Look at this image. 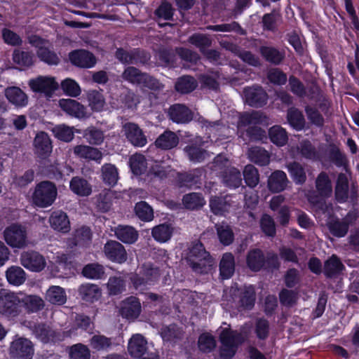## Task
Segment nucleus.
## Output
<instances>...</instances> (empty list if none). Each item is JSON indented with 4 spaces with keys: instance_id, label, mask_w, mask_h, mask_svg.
Returning a JSON list of instances; mask_svg holds the SVG:
<instances>
[{
    "instance_id": "1",
    "label": "nucleus",
    "mask_w": 359,
    "mask_h": 359,
    "mask_svg": "<svg viewBox=\"0 0 359 359\" xmlns=\"http://www.w3.org/2000/svg\"><path fill=\"white\" fill-rule=\"evenodd\" d=\"M187 259L193 270L198 273H208L214 264L212 258L200 242L191 245Z\"/></svg>"
},
{
    "instance_id": "2",
    "label": "nucleus",
    "mask_w": 359,
    "mask_h": 359,
    "mask_svg": "<svg viewBox=\"0 0 359 359\" xmlns=\"http://www.w3.org/2000/svg\"><path fill=\"white\" fill-rule=\"evenodd\" d=\"M57 190L51 182L43 181L37 184L32 196L34 205L39 208L50 206L56 199Z\"/></svg>"
},
{
    "instance_id": "3",
    "label": "nucleus",
    "mask_w": 359,
    "mask_h": 359,
    "mask_svg": "<svg viewBox=\"0 0 359 359\" xmlns=\"http://www.w3.org/2000/svg\"><path fill=\"white\" fill-rule=\"evenodd\" d=\"M222 344L220 348V357L222 359H231L236 353L237 347L244 340V337L236 331L224 328L219 335Z\"/></svg>"
},
{
    "instance_id": "4",
    "label": "nucleus",
    "mask_w": 359,
    "mask_h": 359,
    "mask_svg": "<svg viewBox=\"0 0 359 359\" xmlns=\"http://www.w3.org/2000/svg\"><path fill=\"white\" fill-rule=\"evenodd\" d=\"M21 299L19 294L0 292V314L9 320H13L22 312Z\"/></svg>"
},
{
    "instance_id": "5",
    "label": "nucleus",
    "mask_w": 359,
    "mask_h": 359,
    "mask_svg": "<svg viewBox=\"0 0 359 359\" xmlns=\"http://www.w3.org/2000/svg\"><path fill=\"white\" fill-rule=\"evenodd\" d=\"M3 236L7 245L12 248L22 249L28 245L27 230L22 225H10L4 229Z\"/></svg>"
},
{
    "instance_id": "6",
    "label": "nucleus",
    "mask_w": 359,
    "mask_h": 359,
    "mask_svg": "<svg viewBox=\"0 0 359 359\" xmlns=\"http://www.w3.org/2000/svg\"><path fill=\"white\" fill-rule=\"evenodd\" d=\"M128 351L130 355L140 359H159L156 353L147 352V341L140 334H133L128 341Z\"/></svg>"
},
{
    "instance_id": "7",
    "label": "nucleus",
    "mask_w": 359,
    "mask_h": 359,
    "mask_svg": "<svg viewBox=\"0 0 359 359\" xmlns=\"http://www.w3.org/2000/svg\"><path fill=\"white\" fill-rule=\"evenodd\" d=\"M160 276L159 271L149 264L144 265L140 273L133 275L130 280L137 290H143L154 285Z\"/></svg>"
},
{
    "instance_id": "8",
    "label": "nucleus",
    "mask_w": 359,
    "mask_h": 359,
    "mask_svg": "<svg viewBox=\"0 0 359 359\" xmlns=\"http://www.w3.org/2000/svg\"><path fill=\"white\" fill-rule=\"evenodd\" d=\"M29 43L37 48L39 58L50 65H55L59 63L60 59L57 54L49 48V43L41 37L34 35L29 37Z\"/></svg>"
},
{
    "instance_id": "9",
    "label": "nucleus",
    "mask_w": 359,
    "mask_h": 359,
    "mask_svg": "<svg viewBox=\"0 0 359 359\" xmlns=\"http://www.w3.org/2000/svg\"><path fill=\"white\" fill-rule=\"evenodd\" d=\"M9 353L15 359H32L34 354V344L28 339L18 337L11 343Z\"/></svg>"
},
{
    "instance_id": "10",
    "label": "nucleus",
    "mask_w": 359,
    "mask_h": 359,
    "mask_svg": "<svg viewBox=\"0 0 359 359\" xmlns=\"http://www.w3.org/2000/svg\"><path fill=\"white\" fill-rule=\"evenodd\" d=\"M20 264L32 272H41L46 266L45 257L34 250L24 251L20 254Z\"/></svg>"
},
{
    "instance_id": "11",
    "label": "nucleus",
    "mask_w": 359,
    "mask_h": 359,
    "mask_svg": "<svg viewBox=\"0 0 359 359\" xmlns=\"http://www.w3.org/2000/svg\"><path fill=\"white\" fill-rule=\"evenodd\" d=\"M28 84L34 92L44 93L48 97H50L58 88V83L52 76H39L29 80Z\"/></svg>"
},
{
    "instance_id": "12",
    "label": "nucleus",
    "mask_w": 359,
    "mask_h": 359,
    "mask_svg": "<svg viewBox=\"0 0 359 359\" xmlns=\"http://www.w3.org/2000/svg\"><path fill=\"white\" fill-rule=\"evenodd\" d=\"M58 104L62 111L72 117L78 119L88 117L86 107L75 100L60 99Z\"/></svg>"
},
{
    "instance_id": "13",
    "label": "nucleus",
    "mask_w": 359,
    "mask_h": 359,
    "mask_svg": "<svg viewBox=\"0 0 359 359\" xmlns=\"http://www.w3.org/2000/svg\"><path fill=\"white\" fill-rule=\"evenodd\" d=\"M105 256L111 262L122 264L127 260L125 248L116 241H109L104 246Z\"/></svg>"
},
{
    "instance_id": "14",
    "label": "nucleus",
    "mask_w": 359,
    "mask_h": 359,
    "mask_svg": "<svg viewBox=\"0 0 359 359\" xmlns=\"http://www.w3.org/2000/svg\"><path fill=\"white\" fill-rule=\"evenodd\" d=\"M243 93L246 102L251 107H262L267 102V94L260 86L245 88Z\"/></svg>"
},
{
    "instance_id": "15",
    "label": "nucleus",
    "mask_w": 359,
    "mask_h": 359,
    "mask_svg": "<svg viewBox=\"0 0 359 359\" xmlns=\"http://www.w3.org/2000/svg\"><path fill=\"white\" fill-rule=\"evenodd\" d=\"M69 57L74 65L82 68H92L97 62L94 55L85 50H74L69 53Z\"/></svg>"
},
{
    "instance_id": "16",
    "label": "nucleus",
    "mask_w": 359,
    "mask_h": 359,
    "mask_svg": "<svg viewBox=\"0 0 359 359\" xmlns=\"http://www.w3.org/2000/svg\"><path fill=\"white\" fill-rule=\"evenodd\" d=\"M123 130L126 138L136 147H143L147 144V138L139 126L133 123L123 125Z\"/></svg>"
},
{
    "instance_id": "17",
    "label": "nucleus",
    "mask_w": 359,
    "mask_h": 359,
    "mask_svg": "<svg viewBox=\"0 0 359 359\" xmlns=\"http://www.w3.org/2000/svg\"><path fill=\"white\" fill-rule=\"evenodd\" d=\"M290 183L285 172L275 170L268 178L267 187L271 192L279 193L285 190Z\"/></svg>"
},
{
    "instance_id": "18",
    "label": "nucleus",
    "mask_w": 359,
    "mask_h": 359,
    "mask_svg": "<svg viewBox=\"0 0 359 359\" xmlns=\"http://www.w3.org/2000/svg\"><path fill=\"white\" fill-rule=\"evenodd\" d=\"M205 142L201 138H196L194 142L190 143L184 148V151L189 159L192 162H201L207 156L206 151L202 147Z\"/></svg>"
},
{
    "instance_id": "19",
    "label": "nucleus",
    "mask_w": 359,
    "mask_h": 359,
    "mask_svg": "<svg viewBox=\"0 0 359 359\" xmlns=\"http://www.w3.org/2000/svg\"><path fill=\"white\" fill-rule=\"evenodd\" d=\"M141 312V304L135 297H130L122 302L120 313L121 316L129 320L137 318Z\"/></svg>"
},
{
    "instance_id": "20",
    "label": "nucleus",
    "mask_w": 359,
    "mask_h": 359,
    "mask_svg": "<svg viewBox=\"0 0 359 359\" xmlns=\"http://www.w3.org/2000/svg\"><path fill=\"white\" fill-rule=\"evenodd\" d=\"M49 223L54 230L67 233L70 230V222L67 215L62 210H56L51 213Z\"/></svg>"
},
{
    "instance_id": "21",
    "label": "nucleus",
    "mask_w": 359,
    "mask_h": 359,
    "mask_svg": "<svg viewBox=\"0 0 359 359\" xmlns=\"http://www.w3.org/2000/svg\"><path fill=\"white\" fill-rule=\"evenodd\" d=\"M35 153L41 158L48 156L52 151V144L49 136L44 132L38 133L34 141Z\"/></svg>"
},
{
    "instance_id": "22",
    "label": "nucleus",
    "mask_w": 359,
    "mask_h": 359,
    "mask_svg": "<svg viewBox=\"0 0 359 359\" xmlns=\"http://www.w3.org/2000/svg\"><path fill=\"white\" fill-rule=\"evenodd\" d=\"M170 118L177 123H187L192 120L191 110L183 104H175L170 108Z\"/></svg>"
},
{
    "instance_id": "23",
    "label": "nucleus",
    "mask_w": 359,
    "mask_h": 359,
    "mask_svg": "<svg viewBox=\"0 0 359 359\" xmlns=\"http://www.w3.org/2000/svg\"><path fill=\"white\" fill-rule=\"evenodd\" d=\"M114 231L117 239L126 244L134 243L139 237L137 231L131 226L118 225Z\"/></svg>"
},
{
    "instance_id": "24",
    "label": "nucleus",
    "mask_w": 359,
    "mask_h": 359,
    "mask_svg": "<svg viewBox=\"0 0 359 359\" xmlns=\"http://www.w3.org/2000/svg\"><path fill=\"white\" fill-rule=\"evenodd\" d=\"M74 154L88 161H95L100 163L102 158V153L97 148L88 145H77L74 148Z\"/></svg>"
},
{
    "instance_id": "25",
    "label": "nucleus",
    "mask_w": 359,
    "mask_h": 359,
    "mask_svg": "<svg viewBox=\"0 0 359 359\" xmlns=\"http://www.w3.org/2000/svg\"><path fill=\"white\" fill-rule=\"evenodd\" d=\"M69 189L79 196H88L92 193L91 184L81 177H74L69 182Z\"/></svg>"
},
{
    "instance_id": "26",
    "label": "nucleus",
    "mask_w": 359,
    "mask_h": 359,
    "mask_svg": "<svg viewBox=\"0 0 359 359\" xmlns=\"http://www.w3.org/2000/svg\"><path fill=\"white\" fill-rule=\"evenodd\" d=\"M21 299V306L22 305L28 313H37L42 310L45 306L44 300L39 295L28 294L25 295Z\"/></svg>"
},
{
    "instance_id": "27",
    "label": "nucleus",
    "mask_w": 359,
    "mask_h": 359,
    "mask_svg": "<svg viewBox=\"0 0 359 359\" xmlns=\"http://www.w3.org/2000/svg\"><path fill=\"white\" fill-rule=\"evenodd\" d=\"M5 96L11 104L18 107H25L28 103L27 95L18 87L6 88Z\"/></svg>"
},
{
    "instance_id": "28",
    "label": "nucleus",
    "mask_w": 359,
    "mask_h": 359,
    "mask_svg": "<svg viewBox=\"0 0 359 359\" xmlns=\"http://www.w3.org/2000/svg\"><path fill=\"white\" fill-rule=\"evenodd\" d=\"M79 294L81 299L88 302H94L100 299L102 291L98 285L92 283L81 285L79 288Z\"/></svg>"
},
{
    "instance_id": "29",
    "label": "nucleus",
    "mask_w": 359,
    "mask_h": 359,
    "mask_svg": "<svg viewBox=\"0 0 359 359\" xmlns=\"http://www.w3.org/2000/svg\"><path fill=\"white\" fill-rule=\"evenodd\" d=\"M32 332L37 339L43 343H48L61 339L60 337H57L54 330H53L48 325L43 323L34 325L32 329Z\"/></svg>"
},
{
    "instance_id": "30",
    "label": "nucleus",
    "mask_w": 359,
    "mask_h": 359,
    "mask_svg": "<svg viewBox=\"0 0 359 359\" xmlns=\"http://www.w3.org/2000/svg\"><path fill=\"white\" fill-rule=\"evenodd\" d=\"M45 298L52 304L63 305L67 302V294L63 287L52 285L46 290Z\"/></svg>"
},
{
    "instance_id": "31",
    "label": "nucleus",
    "mask_w": 359,
    "mask_h": 359,
    "mask_svg": "<svg viewBox=\"0 0 359 359\" xmlns=\"http://www.w3.org/2000/svg\"><path fill=\"white\" fill-rule=\"evenodd\" d=\"M316 188L317 192L322 198H328L332 194V185L329 175L321 172L316 180Z\"/></svg>"
},
{
    "instance_id": "32",
    "label": "nucleus",
    "mask_w": 359,
    "mask_h": 359,
    "mask_svg": "<svg viewBox=\"0 0 359 359\" xmlns=\"http://www.w3.org/2000/svg\"><path fill=\"white\" fill-rule=\"evenodd\" d=\"M6 278L9 284L20 286L25 282L27 274L20 266H11L6 271Z\"/></svg>"
},
{
    "instance_id": "33",
    "label": "nucleus",
    "mask_w": 359,
    "mask_h": 359,
    "mask_svg": "<svg viewBox=\"0 0 359 359\" xmlns=\"http://www.w3.org/2000/svg\"><path fill=\"white\" fill-rule=\"evenodd\" d=\"M250 160L260 166L266 165L270 162V155L265 149L259 147H251L248 152Z\"/></svg>"
},
{
    "instance_id": "34",
    "label": "nucleus",
    "mask_w": 359,
    "mask_h": 359,
    "mask_svg": "<svg viewBox=\"0 0 359 359\" xmlns=\"http://www.w3.org/2000/svg\"><path fill=\"white\" fill-rule=\"evenodd\" d=\"M178 142L179 138L176 134L172 131L166 130L156 139L155 144L157 147L163 149H170L175 147Z\"/></svg>"
},
{
    "instance_id": "35",
    "label": "nucleus",
    "mask_w": 359,
    "mask_h": 359,
    "mask_svg": "<svg viewBox=\"0 0 359 359\" xmlns=\"http://www.w3.org/2000/svg\"><path fill=\"white\" fill-rule=\"evenodd\" d=\"M246 261L248 267L252 271H258L264 266L265 257L261 250L253 249L248 252Z\"/></svg>"
},
{
    "instance_id": "36",
    "label": "nucleus",
    "mask_w": 359,
    "mask_h": 359,
    "mask_svg": "<svg viewBox=\"0 0 359 359\" xmlns=\"http://www.w3.org/2000/svg\"><path fill=\"white\" fill-rule=\"evenodd\" d=\"M235 270L234 257L231 253L223 255L220 261L219 271L223 278H229Z\"/></svg>"
},
{
    "instance_id": "37",
    "label": "nucleus",
    "mask_w": 359,
    "mask_h": 359,
    "mask_svg": "<svg viewBox=\"0 0 359 359\" xmlns=\"http://www.w3.org/2000/svg\"><path fill=\"white\" fill-rule=\"evenodd\" d=\"M173 229L170 224H162L152 229L151 234L154 240L159 243H165L172 235Z\"/></svg>"
},
{
    "instance_id": "38",
    "label": "nucleus",
    "mask_w": 359,
    "mask_h": 359,
    "mask_svg": "<svg viewBox=\"0 0 359 359\" xmlns=\"http://www.w3.org/2000/svg\"><path fill=\"white\" fill-rule=\"evenodd\" d=\"M222 180L227 187L237 188L242 182L241 172L236 168H229L223 174Z\"/></svg>"
},
{
    "instance_id": "39",
    "label": "nucleus",
    "mask_w": 359,
    "mask_h": 359,
    "mask_svg": "<svg viewBox=\"0 0 359 359\" xmlns=\"http://www.w3.org/2000/svg\"><path fill=\"white\" fill-rule=\"evenodd\" d=\"M255 292L252 285L245 287L241 292V297L239 300L240 307L242 309L250 310L255 304Z\"/></svg>"
},
{
    "instance_id": "40",
    "label": "nucleus",
    "mask_w": 359,
    "mask_h": 359,
    "mask_svg": "<svg viewBox=\"0 0 359 359\" xmlns=\"http://www.w3.org/2000/svg\"><path fill=\"white\" fill-rule=\"evenodd\" d=\"M182 203L187 209L196 210L202 208L205 201L201 194L190 193L183 196Z\"/></svg>"
},
{
    "instance_id": "41",
    "label": "nucleus",
    "mask_w": 359,
    "mask_h": 359,
    "mask_svg": "<svg viewBox=\"0 0 359 359\" xmlns=\"http://www.w3.org/2000/svg\"><path fill=\"white\" fill-rule=\"evenodd\" d=\"M291 177L297 184H302L306 180V175L302 165L297 162L290 163L286 166Z\"/></svg>"
},
{
    "instance_id": "42",
    "label": "nucleus",
    "mask_w": 359,
    "mask_h": 359,
    "mask_svg": "<svg viewBox=\"0 0 359 359\" xmlns=\"http://www.w3.org/2000/svg\"><path fill=\"white\" fill-rule=\"evenodd\" d=\"M287 121L290 125L297 130H301L305 125V119L301 111L291 107L287 111Z\"/></svg>"
},
{
    "instance_id": "43",
    "label": "nucleus",
    "mask_w": 359,
    "mask_h": 359,
    "mask_svg": "<svg viewBox=\"0 0 359 359\" xmlns=\"http://www.w3.org/2000/svg\"><path fill=\"white\" fill-rule=\"evenodd\" d=\"M197 81L191 76H185L178 79L175 83V89L180 93H189L197 87Z\"/></svg>"
},
{
    "instance_id": "44",
    "label": "nucleus",
    "mask_w": 359,
    "mask_h": 359,
    "mask_svg": "<svg viewBox=\"0 0 359 359\" xmlns=\"http://www.w3.org/2000/svg\"><path fill=\"white\" fill-rule=\"evenodd\" d=\"M269 135L271 141L278 146H283L287 142V132L279 126L271 127L269 129Z\"/></svg>"
},
{
    "instance_id": "45",
    "label": "nucleus",
    "mask_w": 359,
    "mask_h": 359,
    "mask_svg": "<svg viewBox=\"0 0 359 359\" xmlns=\"http://www.w3.org/2000/svg\"><path fill=\"white\" fill-rule=\"evenodd\" d=\"M260 53L266 60L275 65L280 63L285 57L284 53L272 47L263 46Z\"/></svg>"
},
{
    "instance_id": "46",
    "label": "nucleus",
    "mask_w": 359,
    "mask_h": 359,
    "mask_svg": "<svg viewBox=\"0 0 359 359\" xmlns=\"http://www.w3.org/2000/svg\"><path fill=\"white\" fill-rule=\"evenodd\" d=\"M102 176L104 183L114 186L116 184L118 179V170L115 165L112 164H104L102 167Z\"/></svg>"
},
{
    "instance_id": "47",
    "label": "nucleus",
    "mask_w": 359,
    "mask_h": 359,
    "mask_svg": "<svg viewBox=\"0 0 359 359\" xmlns=\"http://www.w3.org/2000/svg\"><path fill=\"white\" fill-rule=\"evenodd\" d=\"M344 269V265L336 255H332L329 259L325 262L324 265V273L331 277L340 271Z\"/></svg>"
},
{
    "instance_id": "48",
    "label": "nucleus",
    "mask_w": 359,
    "mask_h": 359,
    "mask_svg": "<svg viewBox=\"0 0 359 359\" xmlns=\"http://www.w3.org/2000/svg\"><path fill=\"white\" fill-rule=\"evenodd\" d=\"M130 165L132 172L136 175L144 172L147 167L144 156L140 154H135L130 157Z\"/></svg>"
},
{
    "instance_id": "49",
    "label": "nucleus",
    "mask_w": 359,
    "mask_h": 359,
    "mask_svg": "<svg viewBox=\"0 0 359 359\" xmlns=\"http://www.w3.org/2000/svg\"><path fill=\"white\" fill-rule=\"evenodd\" d=\"M135 212L139 219L144 222L151 221L154 218L152 208L146 202L141 201L136 203Z\"/></svg>"
},
{
    "instance_id": "50",
    "label": "nucleus",
    "mask_w": 359,
    "mask_h": 359,
    "mask_svg": "<svg viewBox=\"0 0 359 359\" xmlns=\"http://www.w3.org/2000/svg\"><path fill=\"white\" fill-rule=\"evenodd\" d=\"M262 114L259 111H252L251 113H245L239 117L238 126L243 127L250 125H256L263 121Z\"/></svg>"
},
{
    "instance_id": "51",
    "label": "nucleus",
    "mask_w": 359,
    "mask_h": 359,
    "mask_svg": "<svg viewBox=\"0 0 359 359\" xmlns=\"http://www.w3.org/2000/svg\"><path fill=\"white\" fill-rule=\"evenodd\" d=\"M202 175L203 172L201 170H196L189 173L181 174L178 177L180 186L191 187L199 182Z\"/></svg>"
},
{
    "instance_id": "52",
    "label": "nucleus",
    "mask_w": 359,
    "mask_h": 359,
    "mask_svg": "<svg viewBox=\"0 0 359 359\" xmlns=\"http://www.w3.org/2000/svg\"><path fill=\"white\" fill-rule=\"evenodd\" d=\"M112 344L111 338L101 334L94 335L90 340L91 348L97 351H107L112 346Z\"/></svg>"
},
{
    "instance_id": "53",
    "label": "nucleus",
    "mask_w": 359,
    "mask_h": 359,
    "mask_svg": "<svg viewBox=\"0 0 359 359\" xmlns=\"http://www.w3.org/2000/svg\"><path fill=\"white\" fill-rule=\"evenodd\" d=\"M61 88L67 95L76 97L81 93L79 84L74 79L67 78L61 82Z\"/></svg>"
},
{
    "instance_id": "54",
    "label": "nucleus",
    "mask_w": 359,
    "mask_h": 359,
    "mask_svg": "<svg viewBox=\"0 0 359 359\" xmlns=\"http://www.w3.org/2000/svg\"><path fill=\"white\" fill-rule=\"evenodd\" d=\"M243 177L247 185L251 188L255 187L259 182V175L257 169L250 164L245 167Z\"/></svg>"
},
{
    "instance_id": "55",
    "label": "nucleus",
    "mask_w": 359,
    "mask_h": 359,
    "mask_svg": "<svg viewBox=\"0 0 359 359\" xmlns=\"http://www.w3.org/2000/svg\"><path fill=\"white\" fill-rule=\"evenodd\" d=\"M145 76V73H142L134 67H127L122 74L124 80L136 85H140L142 80Z\"/></svg>"
},
{
    "instance_id": "56",
    "label": "nucleus",
    "mask_w": 359,
    "mask_h": 359,
    "mask_svg": "<svg viewBox=\"0 0 359 359\" xmlns=\"http://www.w3.org/2000/svg\"><path fill=\"white\" fill-rule=\"evenodd\" d=\"M225 48L233 53H239L241 59L250 65L257 66L259 64V59L253 54L249 51L239 52L238 48L233 43H227Z\"/></svg>"
},
{
    "instance_id": "57",
    "label": "nucleus",
    "mask_w": 359,
    "mask_h": 359,
    "mask_svg": "<svg viewBox=\"0 0 359 359\" xmlns=\"http://www.w3.org/2000/svg\"><path fill=\"white\" fill-rule=\"evenodd\" d=\"M73 129V127L61 124L55 126L53 128V133L57 139L68 142L74 138V135Z\"/></svg>"
},
{
    "instance_id": "58",
    "label": "nucleus",
    "mask_w": 359,
    "mask_h": 359,
    "mask_svg": "<svg viewBox=\"0 0 359 359\" xmlns=\"http://www.w3.org/2000/svg\"><path fill=\"white\" fill-rule=\"evenodd\" d=\"M89 106L93 110L100 111L104 107L105 100L102 94L97 90H91L88 93Z\"/></svg>"
},
{
    "instance_id": "59",
    "label": "nucleus",
    "mask_w": 359,
    "mask_h": 359,
    "mask_svg": "<svg viewBox=\"0 0 359 359\" xmlns=\"http://www.w3.org/2000/svg\"><path fill=\"white\" fill-rule=\"evenodd\" d=\"M82 273L90 279H100L104 274V267L98 264H90L83 269Z\"/></svg>"
},
{
    "instance_id": "60",
    "label": "nucleus",
    "mask_w": 359,
    "mask_h": 359,
    "mask_svg": "<svg viewBox=\"0 0 359 359\" xmlns=\"http://www.w3.org/2000/svg\"><path fill=\"white\" fill-rule=\"evenodd\" d=\"M34 55L32 53L21 50H15L13 60L16 64L22 67H30L34 63Z\"/></svg>"
},
{
    "instance_id": "61",
    "label": "nucleus",
    "mask_w": 359,
    "mask_h": 359,
    "mask_svg": "<svg viewBox=\"0 0 359 359\" xmlns=\"http://www.w3.org/2000/svg\"><path fill=\"white\" fill-rule=\"evenodd\" d=\"M83 136L90 144L95 145L102 144L104 139L103 132L95 127L87 128Z\"/></svg>"
},
{
    "instance_id": "62",
    "label": "nucleus",
    "mask_w": 359,
    "mask_h": 359,
    "mask_svg": "<svg viewBox=\"0 0 359 359\" xmlns=\"http://www.w3.org/2000/svg\"><path fill=\"white\" fill-rule=\"evenodd\" d=\"M210 207L215 215H223L229 211V203L226 198L214 197L210 201Z\"/></svg>"
},
{
    "instance_id": "63",
    "label": "nucleus",
    "mask_w": 359,
    "mask_h": 359,
    "mask_svg": "<svg viewBox=\"0 0 359 359\" xmlns=\"http://www.w3.org/2000/svg\"><path fill=\"white\" fill-rule=\"evenodd\" d=\"M328 229L333 236L338 238L345 236L348 231V225L339 219L330 221L328 223Z\"/></svg>"
},
{
    "instance_id": "64",
    "label": "nucleus",
    "mask_w": 359,
    "mask_h": 359,
    "mask_svg": "<svg viewBox=\"0 0 359 359\" xmlns=\"http://www.w3.org/2000/svg\"><path fill=\"white\" fill-rule=\"evenodd\" d=\"M107 287L109 294L116 295L125 290L126 283L121 277L114 276L109 278Z\"/></svg>"
}]
</instances>
